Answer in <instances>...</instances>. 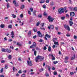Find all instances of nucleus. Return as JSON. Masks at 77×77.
Masks as SVG:
<instances>
[{
    "label": "nucleus",
    "mask_w": 77,
    "mask_h": 77,
    "mask_svg": "<svg viewBox=\"0 0 77 77\" xmlns=\"http://www.w3.org/2000/svg\"><path fill=\"white\" fill-rule=\"evenodd\" d=\"M64 9L66 10V7L64 8V9H63V8H60L59 10H58V12L59 14H62V13H63L64 12H65L64 11H63Z\"/></svg>",
    "instance_id": "nucleus-1"
},
{
    "label": "nucleus",
    "mask_w": 77,
    "mask_h": 77,
    "mask_svg": "<svg viewBox=\"0 0 77 77\" xmlns=\"http://www.w3.org/2000/svg\"><path fill=\"white\" fill-rule=\"evenodd\" d=\"M2 52H7L9 53H10L11 52V50H9L8 49H6L4 48H2Z\"/></svg>",
    "instance_id": "nucleus-2"
},
{
    "label": "nucleus",
    "mask_w": 77,
    "mask_h": 77,
    "mask_svg": "<svg viewBox=\"0 0 77 77\" xmlns=\"http://www.w3.org/2000/svg\"><path fill=\"white\" fill-rule=\"evenodd\" d=\"M48 20L49 22H50V23L53 22V20H54V18L51 17L50 16H49L48 17Z\"/></svg>",
    "instance_id": "nucleus-3"
},
{
    "label": "nucleus",
    "mask_w": 77,
    "mask_h": 77,
    "mask_svg": "<svg viewBox=\"0 0 77 77\" xmlns=\"http://www.w3.org/2000/svg\"><path fill=\"white\" fill-rule=\"evenodd\" d=\"M64 27L66 30H67L68 31H70V28L68 25L66 24L64 25Z\"/></svg>",
    "instance_id": "nucleus-4"
},
{
    "label": "nucleus",
    "mask_w": 77,
    "mask_h": 77,
    "mask_svg": "<svg viewBox=\"0 0 77 77\" xmlns=\"http://www.w3.org/2000/svg\"><path fill=\"white\" fill-rule=\"evenodd\" d=\"M36 46V44L35 42H34L33 43L32 45L30 46V48H35Z\"/></svg>",
    "instance_id": "nucleus-5"
},
{
    "label": "nucleus",
    "mask_w": 77,
    "mask_h": 77,
    "mask_svg": "<svg viewBox=\"0 0 77 77\" xmlns=\"http://www.w3.org/2000/svg\"><path fill=\"white\" fill-rule=\"evenodd\" d=\"M27 63L28 65L29 66H32V61L30 60L29 61V60H27Z\"/></svg>",
    "instance_id": "nucleus-6"
},
{
    "label": "nucleus",
    "mask_w": 77,
    "mask_h": 77,
    "mask_svg": "<svg viewBox=\"0 0 77 77\" xmlns=\"http://www.w3.org/2000/svg\"><path fill=\"white\" fill-rule=\"evenodd\" d=\"M13 4H14L15 6H19L18 4V3H16V1H15V0H14V1H13Z\"/></svg>",
    "instance_id": "nucleus-7"
},
{
    "label": "nucleus",
    "mask_w": 77,
    "mask_h": 77,
    "mask_svg": "<svg viewBox=\"0 0 77 77\" xmlns=\"http://www.w3.org/2000/svg\"><path fill=\"white\" fill-rule=\"evenodd\" d=\"M44 59V57L39 56V60H40V61H42Z\"/></svg>",
    "instance_id": "nucleus-8"
},
{
    "label": "nucleus",
    "mask_w": 77,
    "mask_h": 77,
    "mask_svg": "<svg viewBox=\"0 0 77 77\" xmlns=\"http://www.w3.org/2000/svg\"><path fill=\"white\" fill-rule=\"evenodd\" d=\"M70 15L72 17L75 15V13L74 12H71L70 13Z\"/></svg>",
    "instance_id": "nucleus-9"
},
{
    "label": "nucleus",
    "mask_w": 77,
    "mask_h": 77,
    "mask_svg": "<svg viewBox=\"0 0 77 77\" xmlns=\"http://www.w3.org/2000/svg\"><path fill=\"white\" fill-rule=\"evenodd\" d=\"M39 59V55H38L37 57L35 59V61L36 62H38V60Z\"/></svg>",
    "instance_id": "nucleus-10"
},
{
    "label": "nucleus",
    "mask_w": 77,
    "mask_h": 77,
    "mask_svg": "<svg viewBox=\"0 0 77 77\" xmlns=\"http://www.w3.org/2000/svg\"><path fill=\"white\" fill-rule=\"evenodd\" d=\"M11 38H14V32L12 31L11 32Z\"/></svg>",
    "instance_id": "nucleus-11"
},
{
    "label": "nucleus",
    "mask_w": 77,
    "mask_h": 77,
    "mask_svg": "<svg viewBox=\"0 0 77 77\" xmlns=\"http://www.w3.org/2000/svg\"><path fill=\"white\" fill-rule=\"evenodd\" d=\"M42 33H41L40 31H39V37H42Z\"/></svg>",
    "instance_id": "nucleus-12"
},
{
    "label": "nucleus",
    "mask_w": 77,
    "mask_h": 77,
    "mask_svg": "<svg viewBox=\"0 0 77 77\" xmlns=\"http://www.w3.org/2000/svg\"><path fill=\"white\" fill-rule=\"evenodd\" d=\"M75 55L74 54L73 55V57H72L71 58V60H73L75 59Z\"/></svg>",
    "instance_id": "nucleus-13"
},
{
    "label": "nucleus",
    "mask_w": 77,
    "mask_h": 77,
    "mask_svg": "<svg viewBox=\"0 0 77 77\" xmlns=\"http://www.w3.org/2000/svg\"><path fill=\"white\" fill-rule=\"evenodd\" d=\"M69 24H70V26H72V24H73V22H72V21H69Z\"/></svg>",
    "instance_id": "nucleus-14"
},
{
    "label": "nucleus",
    "mask_w": 77,
    "mask_h": 77,
    "mask_svg": "<svg viewBox=\"0 0 77 77\" xmlns=\"http://www.w3.org/2000/svg\"><path fill=\"white\" fill-rule=\"evenodd\" d=\"M45 36L46 37H47V38H50L51 37L49 35H48V34H46V35H45Z\"/></svg>",
    "instance_id": "nucleus-15"
},
{
    "label": "nucleus",
    "mask_w": 77,
    "mask_h": 77,
    "mask_svg": "<svg viewBox=\"0 0 77 77\" xmlns=\"http://www.w3.org/2000/svg\"><path fill=\"white\" fill-rule=\"evenodd\" d=\"M25 7V6H24V5H22V6H21V7H20L21 9H24V8Z\"/></svg>",
    "instance_id": "nucleus-16"
},
{
    "label": "nucleus",
    "mask_w": 77,
    "mask_h": 77,
    "mask_svg": "<svg viewBox=\"0 0 77 77\" xmlns=\"http://www.w3.org/2000/svg\"><path fill=\"white\" fill-rule=\"evenodd\" d=\"M33 30L34 31V32H37V29H36V28H34Z\"/></svg>",
    "instance_id": "nucleus-17"
},
{
    "label": "nucleus",
    "mask_w": 77,
    "mask_h": 77,
    "mask_svg": "<svg viewBox=\"0 0 77 77\" xmlns=\"http://www.w3.org/2000/svg\"><path fill=\"white\" fill-rule=\"evenodd\" d=\"M5 25L3 24H2L0 25V27H1V28H4V27H5Z\"/></svg>",
    "instance_id": "nucleus-18"
},
{
    "label": "nucleus",
    "mask_w": 77,
    "mask_h": 77,
    "mask_svg": "<svg viewBox=\"0 0 77 77\" xmlns=\"http://www.w3.org/2000/svg\"><path fill=\"white\" fill-rule=\"evenodd\" d=\"M17 45H18V46H21V44H20V43L18 42L17 43Z\"/></svg>",
    "instance_id": "nucleus-19"
},
{
    "label": "nucleus",
    "mask_w": 77,
    "mask_h": 77,
    "mask_svg": "<svg viewBox=\"0 0 77 77\" xmlns=\"http://www.w3.org/2000/svg\"><path fill=\"white\" fill-rule=\"evenodd\" d=\"M31 34H32V32H31V31H29V32L28 33V35H31Z\"/></svg>",
    "instance_id": "nucleus-20"
},
{
    "label": "nucleus",
    "mask_w": 77,
    "mask_h": 77,
    "mask_svg": "<svg viewBox=\"0 0 77 77\" xmlns=\"http://www.w3.org/2000/svg\"><path fill=\"white\" fill-rule=\"evenodd\" d=\"M9 29H12V25H9L8 26Z\"/></svg>",
    "instance_id": "nucleus-21"
},
{
    "label": "nucleus",
    "mask_w": 77,
    "mask_h": 77,
    "mask_svg": "<svg viewBox=\"0 0 77 77\" xmlns=\"http://www.w3.org/2000/svg\"><path fill=\"white\" fill-rule=\"evenodd\" d=\"M54 42V44H55V45H59V43H58V42Z\"/></svg>",
    "instance_id": "nucleus-22"
},
{
    "label": "nucleus",
    "mask_w": 77,
    "mask_h": 77,
    "mask_svg": "<svg viewBox=\"0 0 77 77\" xmlns=\"http://www.w3.org/2000/svg\"><path fill=\"white\" fill-rule=\"evenodd\" d=\"M12 16L13 18H16V17H17L16 15H15V14H12Z\"/></svg>",
    "instance_id": "nucleus-23"
},
{
    "label": "nucleus",
    "mask_w": 77,
    "mask_h": 77,
    "mask_svg": "<svg viewBox=\"0 0 77 77\" xmlns=\"http://www.w3.org/2000/svg\"><path fill=\"white\" fill-rule=\"evenodd\" d=\"M58 63V61H55L53 62V63L54 65H56V63Z\"/></svg>",
    "instance_id": "nucleus-24"
},
{
    "label": "nucleus",
    "mask_w": 77,
    "mask_h": 77,
    "mask_svg": "<svg viewBox=\"0 0 77 77\" xmlns=\"http://www.w3.org/2000/svg\"><path fill=\"white\" fill-rule=\"evenodd\" d=\"M40 27H44V23H42L40 24Z\"/></svg>",
    "instance_id": "nucleus-25"
},
{
    "label": "nucleus",
    "mask_w": 77,
    "mask_h": 77,
    "mask_svg": "<svg viewBox=\"0 0 77 77\" xmlns=\"http://www.w3.org/2000/svg\"><path fill=\"white\" fill-rule=\"evenodd\" d=\"M8 58L9 59H12V56L11 55H9L8 56Z\"/></svg>",
    "instance_id": "nucleus-26"
},
{
    "label": "nucleus",
    "mask_w": 77,
    "mask_h": 77,
    "mask_svg": "<svg viewBox=\"0 0 77 77\" xmlns=\"http://www.w3.org/2000/svg\"><path fill=\"white\" fill-rule=\"evenodd\" d=\"M51 48L50 46H49L48 48V51H51Z\"/></svg>",
    "instance_id": "nucleus-27"
},
{
    "label": "nucleus",
    "mask_w": 77,
    "mask_h": 77,
    "mask_svg": "<svg viewBox=\"0 0 77 77\" xmlns=\"http://www.w3.org/2000/svg\"><path fill=\"white\" fill-rule=\"evenodd\" d=\"M45 2V0H42L40 2V3H43Z\"/></svg>",
    "instance_id": "nucleus-28"
},
{
    "label": "nucleus",
    "mask_w": 77,
    "mask_h": 77,
    "mask_svg": "<svg viewBox=\"0 0 77 77\" xmlns=\"http://www.w3.org/2000/svg\"><path fill=\"white\" fill-rule=\"evenodd\" d=\"M73 11H76V12L77 11V7H76L74 8L73 9Z\"/></svg>",
    "instance_id": "nucleus-29"
},
{
    "label": "nucleus",
    "mask_w": 77,
    "mask_h": 77,
    "mask_svg": "<svg viewBox=\"0 0 77 77\" xmlns=\"http://www.w3.org/2000/svg\"><path fill=\"white\" fill-rule=\"evenodd\" d=\"M45 75H46V77H48L49 75V74L48 73L46 72L45 73Z\"/></svg>",
    "instance_id": "nucleus-30"
},
{
    "label": "nucleus",
    "mask_w": 77,
    "mask_h": 77,
    "mask_svg": "<svg viewBox=\"0 0 77 77\" xmlns=\"http://www.w3.org/2000/svg\"><path fill=\"white\" fill-rule=\"evenodd\" d=\"M48 71H51V67L50 66H48Z\"/></svg>",
    "instance_id": "nucleus-31"
},
{
    "label": "nucleus",
    "mask_w": 77,
    "mask_h": 77,
    "mask_svg": "<svg viewBox=\"0 0 77 77\" xmlns=\"http://www.w3.org/2000/svg\"><path fill=\"white\" fill-rule=\"evenodd\" d=\"M7 8H9L10 7V5H9V3H7Z\"/></svg>",
    "instance_id": "nucleus-32"
},
{
    "label": "nucleus",
    "mask_w": 77,
    "mask_h": 77,
    "mask_svg": "<svg viewBox=\"0 0 77 77\" xmlns=\"http://www.w3.org/2000/svg\"><path fill=\"white\" fill-rule=\"evenodd\" d=\"M18 60H19V61H20V62H21V61H22V60H21V57H19L18 58Z\"/></svg>",
    "instance_id": "nucleus-33"
},
{
    "label": "nucleus",
    "mask_w": 77,
    "mask_h": 77,
    "mask_svg": "<svg viewBox=\"0 0 77 77\" xmlns=\"http://www.w3.org/2000/svg\"><path fill=\"white\" fill-rule=\"evenodd\" d=\"M44 15L45 16H46V17H47L48 15L47 13L46 12H44Z\"/></svg>",
    "instance_id": "nucleus-34"
},
{
    "label": "nucleus",
    "mask_w": 77,
    "mask_h": 77,
    "mask_svg": "<svg viewBox=\"0 0 77 77\" xmlns=\"http://www.w3.org/2000/svg\"><path fill=\"white\" fill-rule=\"evenodd\" d=\"M40 29L41 30H45V29L44 27H40Z\"/></svg>",
    "instance_id": "nucleus-35"
},
{
    "label": "nucleus",
    "mask_w": 77,
    "mask_h": 77,
    "mask_svg": "<svg viewBox=\"0 0 77 77\" xmlns=\"http://www.w3.org/2000/svg\"><path fill=\"white\" fill-rule=\"evenodd\" d=\"M53 73H54V75H57V73L55 71L54 72H53Z\"/></svg>",
    "instance_id": "nucleus-36"
},
{
    "label": "nucleus",
    "mask_w": 77,
    "mask_h": 77,
    "mask_svg": "<svg viewBox=\"0 0 77 77\" xmlns=\"http://www.w3.org/2000/svg\"><path fill=\"white\" fill-rule=\"evenodd\" d=\"M28 14H29L30 15H31V13L30 12V11L29 10H28Z\"/></svg>",
    "instance_id": "nucleus-37"
},
{
    "label": "nucleus",
    "mask_w": 77,
    "mask_h": 77,
    "mask_svg": "<svg viewBox=\"0 0 77 77\" xmlns=\"http://www.w3.org/2000/svg\"><path fill=\"white\" fill-rule=\"evenodd\" d=\"M50 27L51 29H54V26H53V25H51Z\"/></svg>",
    "instance_id": "nucleus-38"
},
{
    "label": "nucleus",
    "mask_w": 77,
    "mask_h": 77,
    "mask_svg": "<svg viewBox=\"0 0 77 77\" xmlns=\"http://www.w3.org/2000/svg\"><path fill=\"white\" fill-rule=\"evenodd\" d=\"M34 54L35 56H36V51H34Z\"/></svg>",
    "instance_id": "nucleus-39"
},
{
    "label": "nucleus",
    "mask_w": 77,
    "mask_h": 77,
    "mask_svg": "<svg viewBox=\"0 0 77 77\" xmlns=\"http://www.w3.org/2000/svg\"><path fill=\"white\" fill-rule=\"evenodd\" d=\"M50 5L51 6H53V5H54V3L53 2H51Z\"/></svg>",
    "instance_id": "nucleus-40"
},
{
    "label": "nucleus",
    "mask_w": 77,
    "mask_h": 77,
    "mask_svg": "<svg viewBox=\"0 0 77 77\" xmlns=\"http://www.w3.org/2000/svg\"><path fill=\"white\" fill-rule=\"evenodd\" d=\"M3 68L1 69V70H0V73H2V72H3Z\"/></svg>",
    "instance_id": "nucleus-41"
},
{
    "label": "nucleus",
    "mask_w": 77,
    "mask_h": 77,
    "mask_svg": "<svg viewBox=\"0 0 77 77\" xmlns=\"http://www.w3.org/2000/svg\"><path fill=\"white\" fill-rule=\"evenodd\" d=\"M65 17H61V19H62V20H65Z\"/></svg>",
    "instance_id": "nucleus-42"
},
{
    "label": "nucleus",
    "mask_w": 77,
    "mask_h": 77,
    "mask_svg": "<svg viewBox=\"0 0 77 77\" xmlns=\"http://www.w3.org/2000/svg\"><path fill=\"white\" fill-rule=\"evenodd\" d=\"M43 8H44V9H45V8H46V5H43Z\"/></svg>",
    "instance_id": "nucleus-43"
},
{
    "label": "nucleus",
    "mask_w": 77,
    "mask_h": 77,
    "mask_svg": "<svg viewBox=\"0 0 77 77\" xmlns=\"http://www.w3.org/2000/svg\"><path fill=\"white\" fill-rule=\"evenodd\" d=\"M25 74H23L22 75H21V77H25Z\"/></svg>",
    "instance_id": "nucleus-44"
},
{
    "label": "nucleus",
    "mask_w": 77,
    "mask_h": 77,
    "mask_svg": "<svg viewBox=\"0 0 77 77\" xmlns=\"http://www.w3.org/2000/svg\"><path fill=\"white\" fill-rule=\"evenodd\" d=\"M20 18H23V14H22L20 15Z\"/></svg>",
    "instance_id": "nucleus-45"
},
{
    "label": "nucleus",
    "mask_w": 77,
    "mask_h": 77,
    "mask_svg": "<svg viewBox=\"0 0 77 77\" xmlns=\"http://www.w3.org/2000/svg\"><path fill=\"white\" fill-rule=\"evenodd\" d=\"M52 57V60H55V57H54V56L53 55V56Z\"/></svg>",
    "instance_id": "nucleus-46"
},
{
    "label": "nucleus",
    "mask_w": 77,
    "mask_h": 77,
    "mask_svg": "<svg viewBox=\"0 0 77 77\" xmlns=\"http://www.w3.org/2000/svg\"><path fill=\"white\" fill-rule=\"evenodd\" d=\"M43 70L44 69H43L42 68L41 69L39 70V71L40 72H42V71H43Z\"/></svg>",
    "instance_id": "nucleus-47"
},
{
    "label": "nucleus",
    "mask_w": 77,
    "mask_h": 77,
    "mask_svg": "<svg viewBox=\"0 0 77 77\" xmlns=\"http://www.w3.org/2000/svg\"><path fill=\"white\" fill-rule=\"evenodd\" d=\"M42 14H40L39 15V18H42Z\"/></svg>",
    "instance_id": "nucleus-48"
},
{
    "label": "nucleus",
    "mask_w": 77,
    "mask_h": 77,
    "mask_svg": "<svg viewBox=\"0 0 77 77\" xmlns=\"http://www.w3.org/2000/svg\"><path fill=\"white\" fill-rule=\"evenodd\" d=\"M18 72L19 74H21V73H22V72H21V70H20Z\"/></svg>",
    "instance_id": "nucleus-49"
},
{
    "label": "nucleus",
    "mask_w": 77,
    "mask_h": 77,
    "mask_svg": "<svg viewBox=\"0 0 77 77\" xmlns=\"http://www.w3.org/2000/svg\"><path fill=\"white\" fill-rule=\"evenodd\" d=\"M30 10L31 11V12H33V9L32 8H30Z\"/></svg>",
    "instance_id": "nucleus-50"
},
{
    "label": "nucleus",
    "mask_w": 77,
    "mask_h": 77,
    "mask_svg": "<svg viewBox=\"0 0 77 77\" xmlns=\"http://www.w3.org/2000/svg\"><path fill=\"white\" fill-rule=\"evenodd\" d=\"M43 50H47V47H46V46L44 47Z\"/></svg>",
    "instance_id": "nucleus-51"
},
{
    "label": "nucleus",
    "mask_w": 77,
    "mask_h": 77,
    "mask_svg": "<svg viewBox=\"0 0 77 77\" xmlns=\"http://www.w3.org/2000/svg\"><path fill=\"white\" fill-rule=\"evenodd\" d=\"M74 72H70V75H73V74H74Z\"/></svg>",
    "instance_id": "nucleus-52"
},
{
    "label": "nucleus",
    "mask_w": 77,
    "mask_h": 77,
    "mask_svg": "<svg viewBox=\"0 0 77 77\" xmlns=\"http://www.w3.org/2000/svg\"><path fill=\"white\" fill-rule=\"evenodd\" d=\"M65 59L66 60H67L68 59V57H65Z\"/></svg>",
    "instance_id": "nucleus-53"
},
{
    "label": "nucleus",
    "mask_w": 77,
    "mask_h": 77,
    "mask_svg": "<svg viewBox=\"0 0 77 77\" xmlns=\"http://www.w3.org/2000/svg\"><path fill=\"white\" fill-rule=\"evenodd\" d=\"M48 56L49 57H50V56H51V57H52V56L53 57V55L52 54H49L48 55Z\"/></svg>",
    "instance_id": "nucleus-54"
},
{
    "label": "nucleus",
    "mask_w": 77,
    "mask_h": 77,
    "mask_svg": "<svg viewBox=\"0 0 77 77\" xmlns=\"http://www.w3.org/2000/svg\"><path fill=\"white\" fill-rule=\"evenodd\" d=\"M37 36L36 35H34L33 37V39H35L36 38Z\"/></svg>",
    "instance_id": "nucleus-55"
},
{
    "label": "nucleus",
    "mask_w": 77,
    "mask_h": 77,
    "mask_svg": "<svg viewBox=\"0 0 77 77\" xmlns=\"http://www.w3.org/2000/svg\"><path fill=\"white\" fill-rule=\"evenodd\" d=\"M66 36H67L68 37H69V36H70V35H69L68 34H67L66 35Z\"/></svg>",
    "instance_id": "nucleus-56"
},
{
    "label": "nucleus",
    "mask_w": 77,
    "mask_h": 77,
    "mask_svg": "<svg viewBox=\"0 0 77 77\" xmlns=\"http://www.w3.org/2000/svg\"><path fill=\"white\" fill-rule=\"evenodd\" d=\"M42 41H43V40H42V39H40L39 40V42H42Z\"/></svg>",
    "instance_id": "nucleus-57"
},
{
    "label": "nucleus",
    "mask_w": 77,
    "mask_h": 77,
    "mask_svg": "<svg viewBox=\"0 0 77 77\" xmlns=\"http://www.w3.org/2000/svg\"><path fill=\"white\" fill-rule=\"evenodd\" d=\"M5 68H6V69H8V65H5Z\"/></svg>",
    "instance_id": "nucleus-58"
},
{
    "label": "nucleus",
    "mask_w": 77,
    "mask_h": 77,
    "mask_svg": "<svg viewBox=\"0 0 77 77\" xmlns=\"http://www.w3.org/2000/svg\"><path fill=\"white\" fill-rule=\"evenodd\" d=\"M45 40H46V41H47V40H48V39H47V37L45 36Z\"/></svg>",
    "instance_id": "nucleus-59"
},
{
    "label": "nucleus",
    "mask_w": 77,
    "mask_h": 77,
    "mask_svg": "<svg viewBox=\"0 0 77 77\" xmlns=\"http://www.w3.org/2000/svg\"><path fill=\"white\" fill-rule=\"evenodd\" d=\"M35 74V72H31L30 73L31 75H33V74Z\"/></svg>",
    "instance_id": "nucleus-60"
},
{
    "label": "nucleus",
    "mask_w": 77,
    "mask_h": 77,
    "mask_svg": "<svg viewBox=\"0 0 77 77\" xmlns=\"http://www.w3.org/2000/svg\"><path fill=\"white\" fill-rule=\"evenodd\" d=\"M14 47L13 46L12 47L11 46L10 48H12V49H14Z\"/></svg>",
    "instance_id": "nucleus-61"
},
{
    "label": "nucleus",
    "mask_w": 77,
    "mask_h": 77,
    "mask_svg": "<svg viewBox=\"0 0 77 77\" xmlns=\"http://www.w3.org/2000/svg\"><path fill=\"white\" fill-rule=\"evenodd\" d=\"M52 47H53V48H55V47H56V45H53Z\"/></svg>",
    "instance_id": "nucleus-62"
},
{
    "label": "nucleus",
    "mask_w": 77,
    "mask_h": 77,
    "mask_svg": "<svg viewBox=\"0 0 77 77\" xmlns=\"http://www.w3.org/2000/svg\"><path fill=\"white\" fill-rule=\"evenodd\" d=\"M69 3L70 4H71V0H69Z\"/></svg>",
    "instance_id": "nucleus-63"
},
{
    "label": "nucleus",
    "mask_w": 77,
    "mask_h": 77,
    "mask_svg": "<svg viewBox=\"0 0 77 77\" xmlns=\"http://www.w3.org/2000/svg\"><path fill=\"white\" fill-rule=\"evenodd\" d=\"M74 39H77V36L75 35H74Z\"/></svg>",
    "instance_id": "nucleus-64"
}]
</instances>
